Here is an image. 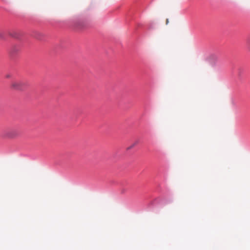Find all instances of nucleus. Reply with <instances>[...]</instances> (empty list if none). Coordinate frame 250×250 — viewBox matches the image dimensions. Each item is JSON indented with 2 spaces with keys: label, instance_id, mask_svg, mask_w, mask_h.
I'll return each mask as SVG.
<instances>
[{
  "label": "nucleus",
  "instance_id": "f257e3e1",
  "mask_svg": "<svg viewBox=\"0 0 250 250\" xmlns=\"http://www.w3.org/2000/svg\"><path fill=\"white\" fill-rule=\"evenodd\" d=\"M28 86V83L25 81H13L12 82L11 87L12 89L17 90H22Z\"/></svg>",
  "mask_w": 250,
  "mask_h": 250
},
{
  "label": "nucleus",
  "instance_id": "f03ea898",
  "mask_svg": "<svg viewBox=\"0 0 250 250\" xmlns=\"http://www.w3.org/2000/svg\"><path fill=\"white\" fill-rule=\"evenodd\" d=\"M17 135L16 130L10 129L5 131L3 135L5 137L13 138L17 136Z\"/></svg>",
  "mask_w": 250,
  "mask_h": 250
},
{
  "label": "nucleus",
  "instance_id": "7ed1b4c3",
  "mask_svg": "<svg viewBox=\"0 0 250 250\" xmlns=\"http://www.w3.org/2000/svg\"><path fill=\"white\" fill-rule=\"evenodd\" d=\"M19 51L20 47L18 45H14L11 47L9 52L11 55H14L18 53Z\"/></svg>",
  "mask_w": 250,
  "mask_h": 250
},
{
  "label": "nucleus",
  "instance_id": "20e7f679",
  "mask_svg": "<svg viewBox=\"0 0 250 250\" xmlns=\"http://www.w3.org/2000/svg\"><path fill=\"white\" fill-rule=\"evenodd\" d=\"M247 45L248 49L250 51V36L247 40Z\"/></svg>",
  "mask_w": 250,
  "mask_h": 250
},
{
  "label": "nucleus",
  "instance_id": "39448f33",
  "mask_svg": "<svg viewBox=\"0 0 250 250\" xmlns=\"http://www.w3.org/2000/svg\"><path fill=\"white\" fill-rule=\"evenodd\" d=\"M136 144H137V143H135L133 144L131 146H130L127 147V149L128 150V149H130L133 148Z\"/></svg>",
  "mask_w": 250,
  "mask_h": 250
},
{
  "label": "nucleus",
  "instance_id": "423d86ee",
  "mask_svg": "<svg viewBox=\"0 0 250 250\" xmlns=\"http://www.w3.org/2000/svg\"><path fill=\"white\" fill-rule=\"evenodd\" d=\"M0 39L3 38V34L1 33H0Z\"/></svg>",
  "mask_w": 250,
  "mask_h": 250
},
{
  "label": "nucleus",
  "instance_id": "0eeeda50",
  "mask_svg": "<svg viewBox=\"0 0 250 250\" xmlns=\"http://www.w3.org/2000/svg\"><path fill=\"white\" fill-rule=\"evenodd\" d=\"M6 78H9V77H10V75H6Z\"/></svg>",
  "mask_w": 250,
  "mask_h": 250
},
{
  "label": "nucleus",
  "instance_id": "6e6552de",
  "mask_svg": "<svg viewBox=\"0 0 250 250\" xmlns=\"http://www.w3.org/2000/svg\"><path fill=\"white\" fill-rule=\"evenodd\" d=\"M168 22V19L167 20V21H166V23L167 24Z\"/></svg>",
  "mask_w": 250,
  "mask_h": 250
}]
</instances>
